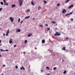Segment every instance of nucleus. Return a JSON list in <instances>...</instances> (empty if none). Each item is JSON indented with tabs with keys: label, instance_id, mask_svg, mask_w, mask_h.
I'll return each instance as SVG.
<instances>
[{
	"label": "nucleus",
	"instance_id": "1",
	"mask_svg": "<svg viewBox=\"0 0 75 75\" xmlns=\"http://www.w3.org/2000/svg\"><path fill=\"white\" fill-rule=\"evenodd\" d=\"M9 20L11 21V22H13L14 21V18H13L12 17L10 18Z\"/></svg>",
	"mask_w": 75,
	"mask_h": 75
},
{
	"label": "nucleus",
	"instance_id": "2",
	"mask_svg": "<svg viewBox=\"0 0 75 75\" xmlns=\"http://www.w3.org/2000/svg\"><path fill=\"white\" fill-rule=\"evenodd\" d=\"M23 1H20V2L19 3H20V6H21L22 4H23V1Z\"/></svg>",
	"mask_w": 75,
	"mask_h": 75
},
{
	"label": "nucleus",
	"instance_id": "3",
	"mask_svg": "<svg viewBox=\"0 0 75 75\" xmlns=\"http://www.w3.org/2000/svg\"><path fill=\"white\" fill-rule=\"evenodd\" d=\"M62 13L63 14H64V13H67V11L65 10V9H64L62 11Z\"/></svg>",
	"mask_w": 75,
	"mask_h": 75
},
{
	"label": "nucleus",
	"instance_id": "4",
	"mask_svg": "<svg viewBox=\"0 0 75 75\" xmlns=\"http://www.w3.org/2000/svg\"><path fill=\"white\" fill-rule=\"evenodd\" d=\"M12 40H13V39H11L9 41V42L10 44H11L13 42V41Z\"/></svg>",
	"mask_w": 75,
	"mask_h": 75
},
{
	"label": "nucleus",
	"instance_id": "5",
	"mask_svg": "<svg viewBox=\"0 0 75 75\" xmlns=\"http://www.w3.org/2000/svg\"><path fill=\"white\" fill-rule=\"evenodd\" d=\"M73 6H74V5H71L70 6H69L68 7V8H69V9H70V8H72V7H73Z\"/></svg>",
	"mask_w": 75,
	"mask_h": 75
},
{
	"label": "nucleus",
	"instance_id": "6",
	"mask_svg": "<svg viewBox=\"0 0 75 75\" xmlns=\"http://www.w3.org/2000/svg\"><path fill=\"white\" fill-rule=\"evenodd\" d=\"M32 35H33L31 33H30L28 35V37H31V36Z\"/></svg>",
	"mask_w": 75,
	"mask_h": 75
},
{
	"label": "nucleus",
	"instance_id": "7",
	"mask_svg": "<svg viewBox=\"0 0 75 75\" xmlns=\"http://www.w3.org/2000/svg\"><path fill=\"white\" fill-rule=\"evenodd\" d=\"M65 49H66V47H64L62 49V50H64V51H65V50H66Z\"/></svg>",
	"mask_w": 75,
	"mask_h": 75
},
{
	"label": "nucleus",
	"instance_id": "8",
	"mask_svg": "<svg viewBox=\"0 0 75 75\" xmlns=\"http://www.w3.org/2000/svg\"><path fill=\"white\" fill-rule=\"evenodd\" d=\"M20 31H21V30H20V29H18L16 30V32H20Z\"/></svg>",
	"mask_w": 75,
	"mask_h": 75
},
{
	"label": "nucleus",
	"instance_id": "9",
	"mask_svg": "<svg viewBox=\"0 0 75 75\" xmlns=\"http://www.w3.org/2000/svg\"><path fill=\"white\" fill-rule=\"evenodd\" d=\"M30 17V16H26L25 17V18H24V19H27V18H29Z\"/></svg>",
	"mask_w": 75,
	"mask_h": 75
},
{
	"label": "nucleus",
	"instance_id": "10",
	"mask_svg": "<svg viewBox=\"0 0 75 75\" xmlns=\"http://www.w3.org/2000/svg\"><path fill=\"white\" fill-rule=\"evenodd\" d=\"M21 70H22V69H23V71H24V70H25V68H24V67H22L21 68Z\"/></svg>",
	"mask_w": 75,
	"mask_h": 75
},
{
	"label": "nucleus",
	"instance_id": "11",
	"mask_svg": "<svg viewBox=\"0 0 75 75\" xmlns=\"http://www.w3.org/2000/svg\"><path fill=\"white\" fill-rule=\"evenodd\" d=\"M45 41L44 39L42 40V44H44V43H45Z\"/></svg>",
	"mask_w": 75,
	"mask_h": 75
},
{
	"label": "nucleus",
	"instance_id": "12",
	"mask_svg": "<svg viewBox=\"0 0 75 75\" xmlns=\"http://www.w3.org/2000/svg\"><path fill=\"white\" fill-rule=\"evenodd\" d=\"M11 7L12 8H13V7H16V5L13 4L12 5Z\"/></svg>",
	"mask_w": 75,
	"mask_h": 75
},
{
	"label": "nucleus",
	"instance_id": "13",
	"mask_svg": "<svg viewBox=\"0 0 75 75\" xmlns=\"http://www.w3.org/2000/svg\"><path fill=\"white\" fill-rule=\"evenodd\" d=\"M48 51H50V52H51V54H52V51H52V50H50V49H49L48 50Z\"/></svg>",
	"mask_w": 75,
	"mask_h": 75
},
{
	"label": "nucleus",
	"instance_id": "14",
	"mask_svg": "<svg viewBox=\"0 0 75 75\" xmlns=\"http://www.w3.org/2000/svg\"><path fill=\"white\" fill-rule=\"evenodd\" d=\"M63 74H67V71L66 70L64 71L63 72Z\"/></svg>",
	"mask_w": 75,
	"mask_h": 75
},
{
	"label": "nucleus",
	"instance_id": "15",
	"mask_svg": "<svg viewBox=\"0 0 75 75\" xmlns=\"http://www.w3.org/2000/svg\"><path fill=\"white\" fill-rule=\"evenodd\" d=\"M0 50H1V52H4V51H5V50H4L2 49H1Z\"/></svg>",
	"mask_w": 75,
	"mask_h": 75
},
{
	"label": "nucleus",
	"instance_id": "16",
	"mask_svg": "<svg viewBox=\"0 0 75 75\" xmlns=\"http://www.w3.org/2000/svg\"><path fill=\"white\" fill-rule=\"evenodd\" d=\"M52 22L53 24H55V23H56V22L55 21H52Z\"/></svg>",
	"mask_w": 75,
	"mask_h": 75
},
{
	"label": "nucleus",
	"instance_id": "17",
	"mask_svg": "<svg viewBox=\"0 0 75 75\" xmlns=\"http://www.w3.org/2000/svg\"><path fill=\"white\" fill-rule=\"evenodd\" d=\"M0 4H1V5H4V3L3 2H0Z\"/></svg>",
	"mask_w": 75,
	"mask_h": 75
},
{
	"label": "nucleus",
	"instance_id": "18",
	"mask_svg": "<svg viewBox=\"0 0 75 75\" xmlns=\"http://www.w3.org/2000/svg\"><path fill=\"white\" fill-rule=\"evenodd\" d=\"M58 32H57L56 33H55L54 34L55 35H58Z\"/></svg>",
	"mask_w": 75,
	"mask_h": 75
},
{
	"label": "nucleus",
	"instance_id": "19",
	"mask_svg": "<svg viewBox=\"0 0 75 75\" xmlns=\"http://www.w3.org/2000/svg\"><path fill=\"white\" fill-rule=\"evenodd\" d=\"M41 8V7L40 6L39 7H38V10H40V9Z\"/></svg>",
	"mask_w": 75,
	"mask_h": 75
},
{
	"label": "nucleus",
	"instance_id": "20",
	"mask_svg": "<svg viewBox=\"0 0 75 75\" xmlns=\"http://www.w3.org/2000/svg\"><path fill=\"white\" fill-rule=\"evenodd\" d=\"M70 1V0H67L66 1V3H67L68 1Z\"/></svg>",
	"mask_w": 75,
	"mask_h": 75
},
{
	"label": "nucleus",
	"instance_id": "21",
	"mask_svg": "<svg viewBox=\"0 0 75 75\" xmlns=\"http://www.w3.org/2000/svg\"><path fill=\"white\" fill-rule=\"evenodd\" d=\"M31 5H33V6H34V2L32 1V2H31Z\"/></svg>",
	"mask_w": 75,
	"mask_h": 75
},
{
	"label": "nucleus",
	"instance_id": "22",
	"mask_svg": "<svg viewBox=\"0 0 75 75\" xmlns=\"http://www.w3.org/2000/svg\"><path fill=\"white\" fill-rule=\"evenodd\" d=\"M27 40H25V44H27Z\"/></svg>",
	"mask_w": 75,
	"mask_h": 75
},
{
	"label": "nucleus",
	"instance_id": "23",
	"mask_svg": "<svg viewBox=\"0 0 75 75\" xmlns=\"http://www.w3.org/2000/svg\"><path fill=\"white\" fill-rule=\"evenodd\" d=\"M30 11V10L29 9H27L26 12H29V11Z\"/></svg>",
	"mask_w": 75,
	"mask_h": 75
},
{
	"label": "nucleus",
	"instance_id": "24",
	"mask_svg": "<svg viewBox=\"0 0 75 75\" xmlns=\"http://www.w3.org/2000/svg\"><path fill=\"white\" fill-rule=\"evenodd\" d=\"M69 15H70L69 13H68V14H66L65 15V16H69Z\"/></svg>",
	"mask_w": 75,
	"mask_h": 75
},
{
	"label": "nucleus",
	"instance_id": "25",
	"mask_svg": "<svg viewBox=\"0 0 75 75\" xmlns=\"http://www.w3.org/2000/svg\"><path fill=\"white\" fill-rule=\"evenodd\" d=\"M40 59H42V57H40Z\"/></svg>",
	"mask_w": 75,
	"mask_h": 75
},
{
	"label": "nucleus",
	"instance_id": "26",
	"mask_svg": "<svg viewBox=\"0 0 75 75\" xmlns=\"http://www.w3.org/2000/svg\"><path fill=\"white\" fill-rule=\"evenodd\" d=\"M44 2H45L44 3L45 4H46V3H47V1H44Z\"/></svg>",
	"mask_w": 75,
	"mask_h": 75
},
{
	"label": "nucleus",
	"instance_id": "27",
	"mask_svg": "<svg viewBox=\"0 0 75 75\" xmlns=\"http://www.w3.org/2000/svg\"><path fill=\"white\" fill-rule=\"evenodd\" d=\"M18 20V23H20V18H19Z\"/></svg>",
	"mask_w": 75,
	"mask_h": 75
},
{
	"label": "nucleus",
	"instance_id": "28",
	"mask_svg": "<svg viewBox=\"0 0 75 75\" xmlns=\"http://www.w3.org/2000/svg\"><path fill=\"white\" fill-rule=\"evenodd\" d=\"M46 68L48 70V69H49V67H46Z\"/></svg>",
	"mask_w": 75,
	"mask_h": 75
},
{
	"label": "nucleus",
	"instance_id": "29",
	"mask_svg": "<svg viewBox=\"0 0 75 75\" xmlns=\"http://www.w3.org/2000/svg\"><path fill=\"white\" fill-rule=\"evenodd\" d=\"M57 69L56 67H55L53 68L54 70H55V69Z\"/></svg>",
	"mask_w": 75,
	"mask_h": 75
},
{
	"label": "nucleus",
	"instance_id": "30",
	"mask_svg": "<svg viewBox=\"0 0 75 75\" xmlns=\"http://www.w3.org/2000/svg\"><path fill=\"white\" fill-rule=\"evenodd\" d=\"M73 13V12H71L69 14L70 15V14L71 15V14H72Z\"/></svg>",
	"mask_w": 75,
	"mask_h": 75
},
{
	"label": "nucleus",
	"instance_id": "31",
	"mask_svg": "<svg viewBox=\"0 0 75 75\" xmlns=\"http://www.w3.org/2000/svg\"><path fill=\"white\" fill-rule=\"evenodd\" d=\"M7 33L8 34L9 33V30H8L7 31Z\"/></svg>",
	"mask_w": 75,
	"mask_h": 75
},
{
	"label": "nucleus",
	"instance_id": "32",
	"mask_svg": "<svg viewBox=\"0 0 75 75\" xmlns=\"http://www.w3.org/2000/svg\"><path fill=\"white\" fill-rule=\"evenodd\" d=\"M7 4V2H5L4 3V6H6V4Z\"/></svg>",
	"mask_w": 75,
	"mask_h": 75
},
{
	"label": "nucleus",
	"instance_id": "33",
	"mask_svg": "<svg viewBox=\"0 0 75 75\" xmlns=\"http://www.w3.org/2000/svg\"><path fill=\"white\" fill-rule=\"evenodd\" d=\"M61 35V33H58L57 34V35Z\"/></svg>",
	"mask_w": 75,
	"mask_h": 75
},
{
	"label": "nucleus",
	"instance_id": "34",
	"mask_svg": "<svg viewBox=\"0 0 75 75\" xmlns=\"http://www.w3.org/2000/svg\"><path fill=\"white\" fill-rule=\"evenodd\" d=\"M15 68H16V69H18V66H16Z\"/></svg>",
	"mask_w": 75,
	"mask_h": 75
},
{
	"label": "nucleus",
	"instance_id": "35",
	"mask_svg": "<svg viewBox=\"0 0 75 75\" xmlns=\"http://www.w3.org/2000/svg\"><path fill=\"white\" fill-rule=\"evenodd\" d=\"M40 26L41 27H43V25H40Z\"/></svg>",
	"mask_w": 75,
	"mask_h": 75
},
{
	"label": "nucleus",
	"instance_id": "36",
	"mask_svg": "<svg viewBox=\"0 0 75 75\" xmlns=\"http://www.w3.org/2000/svg\"><path fill=\"white\" fill-rule=\"evenodd\" d=\"M60 6L59 4H57V6Z\"/></svg>",
	"mask_w": 75,
	"mask_h": 75
},
{
	"label": "nucleus",
	"instance_id": "37",
	"mask_svg": "<svg viewBox=\"0 0 75 75\" xmlns=\"http://www.w3.org/2000/svg\"><path fill=\"white\" fill-rule=\"evenodd\" d=\"M45 26H47L48 25V24H45Z\"/></svg>",
	"mask_w": 75,
	"mask_h": 75
},
{
	"label": "nucleus",
	"instance_id": "38",
	"mask_svg": "<svg viewBox=\"0 0 75 75\" xmlns=\"http://www.w3.org/2000/svg\"><path fill=\"white\" fill-rule=\"evenodd\" d=\"M2 10V8H0V11H1V10Z\"/></svg>",
	"mask_w": 75,
	"mask_h": 75
},
{
	"label": "nucleus",
	"instance_id": "39",
	"mask_svg": "<svg viewBox=\"0 0 75 75\" xmlns=\"http://www.w3.org/2000/svg\"><path fill=\"white\" fill-rule=\"evenodd\" d=\"M23 0H19V2H20V1H23Z\"/></svg>",
	"mask_w": 75,
	"mask_h": 75
},
{
	"label": "nucleus",
	"instance_id": "40",
	"mask_svg": "<svg viewBox=\"0 0 75 75\" xmlns=\"http://www.w3.org/2000/svg\"><path fill=\"white\" fill-rule=\"evenodd\" d=\"M71 21H73L74 20V19L72 18L71 19Z\"/></svg>",
	"mask_w": 75,
	"mask_h": 75
},
{
	"label": "nucleus",
	"instance_id": "41",
	"mask_svg": "<svg viewBox=\"0 0 75 75\" xmlns=\"http://www.w3.org/2000/svg\"><path fill=\"white\" fill-rule=\"evenodd\" d=\"M8 33H6V36H7V35H8Z\"/></svg>",
	"mask_w": 75,
	"mask_h": 75
},
{
	"label": "nucleus",
	"instance_id": "42",
	"mask_svg": "<svg viewBox=\"0 0 75 75\" xmlns=\"http://www.w3.org/2000/svg\"><path fill=\"white\" fill-rule=\"evenodd\" d=\"M2 45V44L1 43H0V46H1Z\"/></svg>",
	"mask_w": 75,
	"mask_h": 75
},
{
	"label": "nucleus",
	"instance_id": "43",
	"mask_svg": "<svg viewBox=\"0 0 75 75\" xmlns=\"http://www.w3.org/2000/svg\"><path fill=\"white\" fill-rule=\"evenodd\" d=\"M47 30H50V29L49 28H48Z\"/></svg>",
	"mask_w": 75,
	"mask_h": 75
},
{
	"label": "nucleus",
	"instance_id": "44",
	"mask_svg": "<svg viewBox=\"0 0 75 75\" xmlns=\"http://www.w3.org/2000/svg\"><path fill=\"white\" fill-rule=\"evenodd\" d=\"M4 3H6V0H4Z\"/></svg>",
	"mask_w": 75,
	"mask_h": 75
},
{
	"label": "nucleus",
	"instance_id": "45",
	"mask_svg": "<svg viewBox=\"0 0 75 75\" xmlns=\"http://www.w3.org/2000/svg\"><path fill=\"white\" fill-rule=\"evenodd\" d=\"M8 51V50H5V51Z\"/></svg>",
	"mask_w": 75,
	"mask_h": 75
},
{
	"label": "nucleus",
	"instance_id": "46",
	"mask_svg": "<svg viewBox=\"0 0 75 75\" xmlns=\"http://www.w3.org/2000/svg\"><path fill=\"white\" fill-rule=\"evenodd\" d=\"M6 5L7 6L8 5V3H7L6 4Z\"/></svg>",
	"mask_w": 75,
	"mask_h": 75
},
{
	"label": "nucleus",
	"instance_id": "47",
	"mask_svg": "<svg viewBox=\"0 0 75 75\" xmlns=\"http://www.w3.org/2000/svg\"><path fill=\"white\" fill-rule=\"evenodd\" d=\"M23 21H21V24H22V23H23Z\"/></svg>",
	"mask_w": 75,
	"mask_h": 75
},
{
	"label": "nucleus",
	"instance_id": "48",
	"mask_svg": "<svg viewBox=\"0 0 75 75\" xmlns=\"http://www.w3.org/2000/svg\"><path fill=\"white\" fill-rule=\"evenodd\" d=\"M3 35L4 36H5V34L4 33H3Z\"/></svg>",
	"mask_w": 75,
	"mask_h": 75
},
{
	"label": "nucleus",
	"instance_id": "49",
	"mask_svg": "<svg viewBox=\"0 0 75 75\" xmlns=\"http://www.w3.org/2000/svg\"><path fill=\"white\" fill-rule=\"evenodd\" d=\"M66 40H68V37L66 38Z\"/></svg>",
	"mask_w": 75,
	"mask_h": 75
},
{
	"label": "nucleus",
	"instance_id": "50",
	"mask_svg": "<svg viewBox=\"0 0 75 75\" xmlns=\"http://www.w3.org/2000/svg\"><path fill=\"white\" fill-rule=\"evenodd\" d=\"M43 70H41V72H42H42H43Z\"/></svg>",
	"mask_w": 75,
	"mask_h": 75
},
{
	"label": "nucleus",
	"instance_id": "51",
	"mask_svg": "<svg viewBox=\"0 0 75 75\" xmlns=\"http://www.w3.org/2000/svg\"><path fill=\"white\" fill-rule=\"evenodd\" d=\"M14 47H16V45H15L14 46Z\"/></svg>",
	"mask_w": 75,
	"mask_h": 75
},
{
	"label": "nucleus",
	"instance_id": "52",
	"mask_svg": "<svg viewBox=\"0 0 75 75\" xmlns=\"http://www.w3.org/2000/svg\"><path fill=\"white\" fill-rule=\"evenodd\" d=\"M1 41L0 40V43H1Z\"/></svg>",
	"mask_w": 75,
	"mask_h": 75
},
{
	"label": "nucleus",
	"instance_id": "53",
	"mask_svg": "<svg viewBox=\"0 0 75 75\" xmlns=\"http://www.w3.org/2000/svg\"><path fill=\"white\" fill-rule=\"evenodd\" d=\"M23 54H25V52H23Z\"/></svg>",
	"mask_w": 75,
	"mask_h": 75
},
{
	"label": "nucleus",
	"instance_id": "54",
	"mask_svg": "<svg viewBox=\"0 0 75 75\" xmlns=\"http://www.w3.org/2000/svg\"><path fill=\"white\" fill-rule=\"evenodd\" d=\"M1 57V54H0V57Z\"/></svg>",
	"mask_w": 75,
	"mask_h": 75
},
{
	"label": "nucleus",
	"instance_id": "55",
	"mask_svg": "<svg viewBox=\"0 0 75 75\" xmlns=\"http://www.w3.org/2000/svg\"><path fill=\"white\" fill-rule=\"evenodd\" d=\"M3 67H4V66H5V65H3Z\"/></svg>",
	"mask_w": 75,
	"mask_h": 75
},
{
	"label": "nucleus",
	"instance_id": "56",
	"mask_svg": "<svg viewBox=\"0 0 75 75\" xmlns=\"http://www.w3.org/2000/svg\"><path fill=\"white\" fill-rule=\"evenodd\" d=\"M35 19V18H33V20H34Z\"/></svg>",
	"mask_w": 75,
	"mask_h": 75
},
{
	"label": "nucleus",
	"instance_id": "57",
	"mask_svg": "<svg viewBox=\"0 0 75 75\" xmlns=\"http://www.w3.org/2000/svg\"><path fill=\"white\" fill-rule=\"evenodd\" d=\"M47 75H50V74H47Z\"/></svg>",
	"mask_w": 75,
	"mask_h": 75
},
{
	"label": "nucleus",
	"instance_id": "58",
	"mask_svg": "<svg viewBox=\"0 0 75 75\" xmlns=\"http://www.w3.org/2000/svg\"><path fill=\"white\" fill-rule=\"evenodd\" d=\"M64 61V60H63V61H62V62H63V61Z\"/></svg>",
	"mask_w": 75,
	"mask_h": 75
},
{
	"label": "nucleus",
	"instance_id": "59",
	"mask_svg": "<svg viewBox=\"0 0 75 75\" xmlns=\"http://www.w3.org/2000/svg\"><path fill=\"white\" fill-rule=\"evenodd\" d=\"M1 75H3V74H1Z\"/></svg>",
	"mask_w": 75,
	"mask_h": 75
},
{
	"label": "nucleus",
	"instance_id": "60",
	"mask_svg": "<svg viewBox=\"0 0 75 75\" xmlns=\"http://www.w3.org/2000/svg\"><path fill=\"white\" fill-rule=\"evenodd\" d=\"M74 75H75V72L74 73Z\"/></svg>",
	"mask_w": 75,
	"mask_h": 75
},
{
	"label": "nucleus",
	"instance_id": "61",
	"mask_svg": "<svg viewBox=\"0 0 75 75\" xmlns=\"http://www.w3.org/2000/svg\"><path fill=\"white\" fill-rule=\"evenodd\" d=\"M56 25H57V24H56Z\"/></svg>",
	"mask_w": 75,
	"mask_h": 75
},
{
	"label": "nucleus",
	"instance_id": "62",
	"mask_svg": "<svg viewBox=\"0 0 75 75\" xmlns=\"http://www.w3.org/2000/svg\"><path fill=\"white\" fill-rule=\"evenodd\" d=\"M53 56H55V55H54Z\"/></svg>",
	"mask_w": 75,
	"mask_h": 75
},
{
	"label": "nucleus",
	"instance_id": "63",
	"mask_svg": "<svg viewBox=\"0 0 75 75\" xmlns=\"http://www.w3.org/2000/svg\"><path fill=\"white\" fill-rule=\"evenodd\" d=\"M0 30H1V29H0Z\"/></svg>",
	"mask_w": 75,
	"mask_h": 75
},
{
	"label": "nucleus",
	"instance_id": "64",
	"mask_svg": "<svg viewBox=\"0 0 75 75\" xmlns=\"http://www.w3.org/2000/svg\"><path fill=\"white\" fill-rule=\"evenodd\" d=\"M67 67H68V65L67 66Z\"/></svg>",
	"mask_w": 75,
	"mask_h": 75
}]
</instances>
